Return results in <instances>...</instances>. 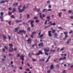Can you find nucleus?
<instances>
[{
  "label": "nucleus",
  "mask_w": 73,
  "mask_h": 73,
  "mask_svg": "<svg viewBox=\"0 0 73 73\" xmlns=\"http://www.w3.org/2000/svg\"><path fill=\"white\" fill-rule=\"evenodd\" d=\"M9 46H10V49H9V51L10 52H12V51H13V50H17L16 48H15L14 49H13V47H12V46H13L12 44H9Z\"/></svg>",
  "instance_id": "obj_1"
},
{
  "label": "nucleus",
  "mask_w": 73,
  "mask_h": 73,
  "mask_svg": "<svg viewBox=\"0 0 73 73\" xmlns=\"http://www.w3.org/2000/svg\"><path fill=\"white\" fill-rule=\"evenodd\" d=\"M25 9H26V7H25V5L23 7V9H20V8H18V9L19 10V12H23V11H25Z\"/></svg>",
  "instance_id": "obj_2"
},
{
  "label": "nucleus",
  "mask_w": 73,
  "mask_h": 73,
  "mask_svg": "<svg viewBox=\"0 0 73 73\" xmlns=\"http://www.w3.org/2000/svg\"><path fill=\"white\" fill-rule=\"evenodd\" d=\"M66 56L63 57L62 58H60L59 59V61H61V60H66Z\"/></svg>",
  "instance_id": "obj_3"
},
{
  "label": "nucleus",
  "mask_w": 73,
  "mask_h": 73,
  "mask_svg": "<svg viewBox=\"0 0 73 73\" xmlns=\"http://www.w3.org/2000/svg\"><path fill=\"white\" fill-rule=\"evenodd\" d=\"M24 56L23 55H21L20 58V59L22 61L24 60Z\"/></svg>",
  "instance_id": "obj_4"
},
{
  "label": "nucleus",
  "mask_w": 73,
  "mask_h": 73,
  "mask_svg": "<svg viewBox=\"0 0 73 73\" xmlns=\"http://www.w3.org/2000/svg\"><path fill=\"white\" fill-rule=\"evenodd\" d=\"M27 41L28 44H31L32 42V41L31 40V38H29Z\"/></svg>",
  "instance_id": "obj_5"
},
{
  "label": "nucleus",
  "mask_w": 73,
  "mask_h": 73,
  "mask_svg": "<svg viewBox=\"0 0 73 73\" xmlns=\"http://www.w3.org/2000/svg\"><path fill=\"white\" fill-rule=\"evenodd\" d=\"M38 46H41L43 47V46H44V43H43L42 42H40V44H38Z\"/></svg>",
  "instance_id": "obj_6"
},
{
  "label": "nucleus",
  "mask_w": 73,
  "mask_h": 73,
  "mask_svg": "<svg viewBox=\"0 0 73 73\" xmlns=\"http://www.w3.org/2000/svg\"><path fill=\"white\" fill-rule=\"evenodd\" d=\"M38 15H40V17L41 19V20H43V17H42V15H42V13L40 12Z\"/></svg>",
  "instance_id": "obj_7"
},
{
  "label": "nucleus",
  "mask_w": 73,
  "mask_h": 73,
  "mask_svg": "<svg viewBox=\"0 0 73 73\" xmlns=\"http://www.w3.org/2000/svg\"><path fill=\"white\" fill-rule=\"evenodd\" d=\"M42 54V51H41L39 50V53L37 54L36 55L37 56H38L40 55V54Z\"/></svg>",
  "instance_id": "obj_8"
},
{
  "label": "nucleus",
  "mask_w": 73,
  "mask_h": 73,
  "mask_svg": "<svg viewBox=\"0 0 73 73\" xmlns=\"http://www.w3.org/2000/svg\"><path fill=\"white\" fill-rule=\"evenodd\" d=\"M34 23V21H32L31 23V27H34V25L33 24Z\"/></svg>",
  "instance_id": "obj_9"
},
{
  "label": "nucleus",
  "mask_w": 73,
  "mask_h": 73,
  "mask_svg": "<svg viewBox=\"0 0 73 73\" xmlns=\"http://www.w3.org/2000/svg\"><path fill=\"white\" fill-rule=\"evenodd\" d=\"M44 51L45 52H49V49L48 48L46 49V48H44Z\"/></svg>",
  "instance_id": "obj_10"
},
{
  "label": "nucleus",
  "mask_w": 73,
  "mask_h": 73,
  "mask_svg": "<svg viewBox=\"0 0 73 73\" xmlns=\"http://www.w3.org/2000/svg\"><path fill=\"white\" fill-rule=\"evenodd\" d=\"M20 32H23L24 33V35H25V32L26 31L24 30H19Z\"/></svg>",
  "instance_id": "obj_11"
},
{
  "label": "nucleus",
  "mask_w": 73,
  "mask_h": 73,
  "mask_svg": "<svg viewBox=\"0 0 73 73\" xmlns=\"http://www.w3.org/2000/svg\"><path fill=\"white\" fill-rule=\"evenodd\" d=\"M48 36L50 37V36H52V34H51V33H50V32H51V31H48Z\"/></svg>",
  "instance_id": "obj_12"
},
{
  "label": "nucleus",
  "mask_w": 73,
  "mask_h": 73,
  "mask_svg": "<svg viewBox=\"0 0 73 73\" xmlns=\"http://www.w3.org/2000/svg\"><path fill=\"white\" fill-rule=\"evenodd\" d=\"M54 36H55L54 37V38H57V33H55Z\"/></svg>",
  "instance_id": "obj_13"
},
{
  "label": "nucleus",
  "mask_w": 73,
  "mask_h": 73,
  "mask_svg": "<svg viewBox=\"0 0 73 73\" xmlns=\"http://www.w3.org/2000/svg\"><path fill=\"white\" fill-rule=\"evenodd\" d=\"M53 68H54V66H53V64H52L50 66V69L51 70H52V69H53Z\"/></svg>",
  "instance_id": "obj_14"
},
{
  "label": "nucleus",
  "mask_w": 73,
  "mask_h": 73,
  "mask_svg": "<svg viewBox=\"0 0 73 73\" xmlns=\"http://www.w3.org/2000/svg\"><path fill=\"white\" fill-rule=\"evenodd\" d=\"M19 27H18L17 28H15V32H17V31H18V29H19Z\"/></svg>",
  "instance_id": "obj_15"
},
{
  "label": "nucleus",
  "mask_w": 73,
  "mask_h": 73,
  "mask_svg": "<svg viewBox=\"0 0 73 73\" xmlns=\"http://www.w3.org/2000/svg\"><path fill=\"white\" fill-rule=\"evenodd\" d=\"M68 13L69 14H70V13H72V14H73V12L71 10H69L68 11Z\"/></svg>",
  "instance_id": "obj_16"
},
{
  "label": "nucleus",
  "mask_w": 73,
  "mask_h": 73,
  "mask_svg": "<svg viewBox=\"0 0 73 73\" xmlns=\"http://www.w3.org/2000/svg\"><path fill=\"white\" fill-rule=\"evenodd\" d=\"M44 36V34H42L39 36V37L41 39H42V37Z\"/></svg>",
  "instance_id": "obj_17"
},
{
  "label": "nucleus",
  "mask_w": 73,
  "mask_h": 73,
  "mask_svg": "<svg viewBox=\"0 0 73 73\" xmlns=\"http://www.w3.org/2000/svg\"><path fill=\"white\" fill-rule=\"evenodd\" d=\"M46 19H47L48 21H50V17L49 16H48L46 17Z\"/></svg>",
  "instance_id": "obj_18"
},
{
  "label": "nucleus",
  "mask_w": 73,
  "mask_h": 73,
  "mask_svg": "<svg viewBox=\"0 0 73 73\" xmlns=\"http://www.w3.org/2000/svg\"><path fill=\"white\" fill-rule=\"evenodd\" d=\"M5 3L4 0H3L0 2V4H3V3Z\"/></svg>",
  "instance_id": "obj_19"
},
{
  "label": "nucleus",
  "mask_w": 73,
  "mask_h": 73,
  "mask_svg": "<svg viewBox=\"0 0 73 73\" xmlns=\"http://www.w3.org/2000/svg\"><path fill=\"white\" fill-rule=\"evenodd\" d=\"M21 21H21V20H20L19 21L17 20L16 21V23H19V22H21Z\"/></svg>",
  "instance_id": "obj_20"
},
{
  "label": "nucleus",
  "mask_w": 73,
  "mask_h": 73,
  "mask_svg": "<svg viewBox=\"0 0 73 73\" xmlns=\"http://www.w3.org/2000/svg\"><path fill=\"white\" fill-rule=\"evenodd\" d=\"M61 14H62V12H60L58 13V15L59 16V17H61Z\"/></svg>",
  "instance_id": "obj_21"
},
{
  "label": "nucleus",
  "mask_w": 73,
  "mask_h": 73,
  "mask_svg": "<svg viewBox=\"0 0 73 73\" xmlns=\"http://www.w3.org/2000/svg\"><path fill=\"white\" fill-rule=\"evenodd\" d=\"M18 4L17 3H13V6H15V5H17Z\"/></svg>",
  "instance_id": "obj_22"
},
{
  "label": "nucleus",
  "mask_w": 73,
  "mask_h": 73,
  "mask_svg": "<svg viewBox=\"0 0 73 73\" xmlns=\"http://www.w3.org/2000/svg\"><path fill=\"white\" fill-rule=\"evenodd\" d=\"M46 10H47V9H44L42 11V12H43V13L44 12H45V11Z\"/></svg>",
  "instance_id": "obj_23"
},
{
  "label": "nucleus",
  "mask_w": 73,
  "mask_h": 73,
  "mask_svg": "<svg viewBox=\"0 0 73 73\" xmlns=\"http://www.w3.org/2000/svg\"><path fill=\"white\" fill-rule=\"evenodd\" d=\"M27 30L28 31H31V28H30V27H28L27 28Z\"/></svg>",
  "instance_id": "obj_24"
},
{
  "label": "nucleus",
  "mask_w": 73,
  "mask_h": 73,
  "mask_svg": "<svg viewBox=\"0 0 73 73\" xmlns=\"http://www.w3.org/2000/svg\"><path fill=\"white\" fill-rule=\"evenodd\" d=\"M64 33L65 35H67V34H68V32L67 31L64 32Z\"/></svg>",
  "instance_id": "obj_25"
},
{
  "label": "nucleus",
  "mask_w": 73,
  "mask_h": 73,
  "mask_svg": "<svg viewBox=\"0 0 73 73\" xmlns=\"http://www.w3.org/2000/svg\"><path fill=\"white\" fill-rule=\"evenodd\" d=\"M55 32H56V30H53L52 31V33H54Z\"/></svg>",
  "instance_id": "obj_26"
},
{
  "label": "nucleus",
  "mask_w": 73,
  "mask_h": 73,
  "mask_svg": "<svg viewBox=\"0 0 73 73\" xmlns=\"http://www.w3.org/2000/svg\"><path fill=\"white\" fill-rule=\"evenodd\" d=\"M1 16H3V15H4V13H3V12H2L1 13Z\"/></svg>",
  "instance_id": "obj_27"
},
{
  "label": "nucleus",
  "mask_w": 73,
  "mask_h": 73,
  "mask_svg": "<svg viewBox=\"0 0 73 73\" xmlns=\"http://www.w3.org/2000/svg\"><path fill=\"white\" fill-rule=\"evenodd\" d=\"M28 56H29V57H32V55H31V53H29V54Z\"/></svg>",
  "instance_id": "obj_28"
},
{
  "label": "nucleus",
  "mask_w": 73,
  "mask_h": 73,
  "mask_svg": "<svg viewBox=\"0 0 73 73\" xmlns=\"http://www.w3.org/2000/svg\"><path fill=\"white\" fill-rule=\"evenodd\" d=\"M36 33V32L33 31L32 33V35H34Z\"/></svg>",
  "instance_id": "obj_29"
},
{
  "label": "nucleus",
  "mask_w": 73,
  "mask_h": 73,
  "mask_svg": "<svg viewBox=\"0 0 73 73\" xmlns=\"http://www.w3.org/2000/svg\"><path fill=\"white\" fill-rule=\"evenodd\" d=\"M64 47H63V48H62L60 50V51H62V50H64Z\"/></svg>",
  "instance_id": "obj_30"
},
{
  "label": "nucleus",
  "mask_w": 73,
  "mask_h": 73,
  "mask_svg": "<svg viewBox=\"0 0 73 73\" xmlns=\"http://www.w3.org/2000/svg\"><path fill=\"white\" fill-rule=\"evenodd\" d=\"M59 66H60V65H59V64H57L56 66V67L57 68H58L59 67Z\"/></svg>",
  "instance_id": "obj_31"
},
{
  "label": "nucleus",
  "mask_w": 73,
  "mask_h": 73,
  "mask_svg": "<svg viewBox=\"0 0 73 73\" xmlns=\"http://www.w3.org/2000/svg\"><path fill=\"white\" fill-rule=\"evenodd\" d=\"M8 23L9 24V25H11V21H9Z\"/></svg>",
  "instance_id": "obj_32"
},
{
  "label": "nucleus",
  "mask_w": 73,
  "mask_h": 73,
  "mask_svg": "<svg viewBox=\"0 0 73 73\" xmlns=\"http://www.w3.org/2000/svg\"><path fill=\"white\" fill-rule=\"evenodd\" d=\"M55 24H56L55 23H53L51 24L50 25H55Z\"/></svg>",
  "instance_id": "obj_33"
},
{
  "label": "nucleus",
  "mask_w": 73,
  "mask_h": 73,
  "mask_svg": "<svg viewBox=\"0 0 73 73\" xmlns=\"http://www.w3.org/2000/svg\"><path fill=\"white\" fill-rule=\"evenodd\" d=\"M29 4L28 3L27 4V7H25V8H27L28 7V6H29Z\"/></svg>",
  "instance_id": "obj_34"
},
{
  "label": "nucleus",
  "mask_w": 73,
  "mask_h": 73,
  "mask_svg": "<svg viewBox=\"0 0 73 73\" xmlns=\"http://www.w3.org/2000/svg\"><path fill=\"white\" fill-rule=\"evenodd\" d=\"M48 27H50V25H48V26H45L44 27V28H47Z\"/></svg>",
  "instance_id": "obj_35"
},
{
  "label": "nucleus",
  "mask_w": 73,
  "mask_h": 73,
  "mask_svg": "<svg viewBox=\"0 0 73 73\" xmlns=\"http://www.w3.org/2000/svg\"><path fill=\"white\" fill-rule=\"evenodd\" d=\"M8 37L9 38V40H10V39H11V37L9 35L8 36Z\"/></svg>",
  "instance_id": "obj_36"
},
{
  "label": "nucleus",
  "mask_w": 73,
  "mask_h": 73,
  "mask_svg": "<svg viewBox=\"0 0 73 73\" xmlns=\"http://www.w3.org/2000/svg\"><path fill=\"white\" fill-rule=\"evenodd\" d=\"M38 19V17H35L34 18V19Z\"/></svg>",
  "instance_id": "obj_37"
},
{
  "label": "nucleus",
  "mask_w": 73,
  "mask_h": 73,
  "mask_svg": "<svg viewBox=\"0 0 73 73\" xmlns=\"http://www.w3.org/2000/svg\"><path fill=\"white\" fill-rule=\"evenodd\" d=\"M13 12H15V11H16V9L15 8L13 9Z\"/></svg>",
  "instance_id": "obj_38"
},
{
  "label": "nucleus",
  "mask_w": 73,
  "mask_h": 73,
  "mask_svg": "<svg viewBox=\"0 0 73 73\" xmlns=\"http://www.w3.org/2000/svg\"><path fill=\"white\" fill-rule=\"evenodd\" d=\"M1 19H3V16L2 15H1L0 17Z\"/></svg>",
  "instance_id": "obj_39"
},
{
  "label": "nucleus",
  "mask_w": 73,
  "mask_h": 73,
  "mask_svg": "<svg viewBox=\"0 0 73 73\" xmlns=\"http://www.w3.org/2000/svg\"><path fill=\"white\" fill-rule=\"evenodd\" d=\"M35 22H36L37 23H38L39 22V21L38 20H36L35 21Z\"/></svg>",
  "instance_id": "obj_40"
},
{
  "label": "nucleus",
  "mask_w": 73,
  "mask_h": 73,
  "mask_svg": "<svg viewBox=\"0 0 73 73\" xmlns=\"http://www.w3.org/2000/svg\"><path fill=\"white\" fill-rule=\"evenodd\" d=\"M58 29H62V27H58Z\"/></svg>",
  "instance_id": "obj_41"
},
{
  "label": "nucleus",
  "mask_w": 73,
  "mask_h": 73,
  "mask_svg": "<svg viewBox=\"0 0 73 73\" xmlns=\"http://www.w3.org/2000/svg\"><path fill=\"white\" fill-rule=\"evenodd\" d=\"M39 61H45V60L44 59H40Z\"/></svg>",
  "instance_id": "obj_42"
},
{
  "label": "nucleus",
  "mask_w": 73,
  "mask_h": 73,
  "mask_svg": "<svg viewBox=\"0 0 73 73\" xmlns=\"http://www.w3.org/2000/svg\"><path fill=\"white\" fill-rule=\"evenodd\" d=\"M65 37H66V38H67V37H68V35L66 34L65 35Z\"/></svg>",
  "instance_id": "obj_43"
},
{
  "label": "nucleus",
  "mask_w": 73,
  "mask_h": 73,
  "mask_svg": "<svg viewBox=\"0 0 73 73\" xmlns=\"http://www.w3.org/2000/svg\"><path fill=\"white\" fill-rule=\"evenodd\" d=\"M42 16L43 17H45V15L44 14H43L42 15Z\"/></svg>",
  "instance_id": "obj_44"
},
{
  "label": "nucleus",
  "mask_w": 73,
  "mask_h": 73,
  "mask_svg": "<svg viewBox=\"0 0 73 73\" xmlns=\"http://www.w3.org/2000/svg\"><path fill=\"white\" fill-rule=\"evenodd\" d=\"M9 10L10 11H11L12 10V8L11 7H9L8 8Z\"/></svg>",
  "instance_id": "obj_45"
},
{
  "label": "nucleus",
  "mask_w": 73,
  "mask_h": 73,
  "mask_svg": "<svg viewBox=\"0 0 73 73\" xmlns=\"http://www.w3.org/2000/svg\"><path fill=\"white\" fill-rule=\"evenodd\" d=\"M6 38V36H3V39H5Z\"/></svg>",
  "instance_id": "obj_46"
},
{
  "label": "nucleus",
  "mask_w": 73,
  "mask_h": 73,
  "mask_svg": "<svg viewBox=\"0 0 73 73\" xmlns=\"http://www.w3.org/2000/svg\"><path fill=\"white\" fill-rule=\"evenodd\" d=\"M45 54H46V55H48V54H49L47 53V52H45Z\"/></svg>",
  "instance_id": "obj_47"
},
{
  "label": "nucleus",
  "mask_w": 73,
  "mask_h": 73,
  "mask_svg": "<svg viewBox=\"0 0 73 73\" xmlns=\"http://www.w3.org/2000/svg\"><path fill=\"white\" fill-rule=\"evenodd\" d=\"M47 23V20H46L45 22L44 23V24H46Z\"/></svg>",
  "instance_id": "obj_48"
},
{
  "label": "nucleus",
  "mask_w": 73,
  "mask_h": 73,
  "mask_svg": "<svg viewBox=\"0 0 73 73\" xmlns=\"http://www.w3.org/2000/svg\"><path fill=\"white\" fill-rule=\"evenodd\" d=\"M32 60L33 61H34V62L36 61V59H32Z\"/></svg>",
  "instance_id": "obj_49"
},
{
  "label": "nucleus",
  "mask_w": 73,
  "mask_h": 73,
  "mask_svg": "<svg viewBox=\"0 0 73 73\" xmlns=\"http://www.w3.org/2000/svg\"><path fill=\"white\" fill-rule=\"evenodd\" d=\"M5 1V2H7V3H8V0H4Z\"/></svg>",
  "instance_id": "obj_50"
},
{
  "label": "nucleus",
  "mask_w": 73,
  "mask_h": 73,
  "mask_svg": "<svg viewBox=\"0 0 73 73\" xmlns=\"http://www.w3.org/2000/svg\"><path fill=\"white\" fill-rule=\"evenodd\" d=\"M4 48H5V49H8V48L7 47V46H5Z\"/></svg>",
  "instance_id": "obj_51"
},
{
  "label": "nucleus",
  "mask_w": 73,
  "mask_h": 73,
  "mask_svg": "<svg viewBox=\"0 0 73 73\" xmlns=\"http://www.w3.org/2000/svg\"><path fill=\"white\" fill-rule=\"evenodd\" d=\"M32 21V20H30L28 22V23H29L30 22H31Z\"/></svg>",
  "instance_id": "obj_52"
},
{
  "label": "nucleus",
  "mask_w": 73,
  "mask_h": 73,
  "mask_svg": "<svg viewBox=\"0 0 73 73\" xmlns=\"http://www.w3.org/2000/svg\"><path fill=\"white\" fill-rule=\"evenodd\" d=\"M73 33V31H70L69 32V33L70 34V33Z\"/></svg>",
  "instance_id": "obj_53"
},
{
  "label": "nucleus",
  "mask_w": 73,
  "mask_h": 73,
  "mask_svg": "<svg viewBox=\"0 0 73 73\" xmlns=\"http://www.w3.org/2000/svg\"><path fill=\"white\" fill-rule=\"evenodd\" d=\"M70 18L71 19H73V16H70Z\"/></svg>",
  "instance_id": "obj_54"
},
{
  "label": "nucleus",
  "mask_w": 73,
  "mask_h": 73,
  "mask_svg": "<svg viewBox=\"0 0 73 73\" xmlns=\"http://www.w3.org/2000/svg\"><path fill=\"white\" fill-rule=\"evenodd\" d=\"M27 18H29V15H27Z\"/></svg>",
  "instance_id": "obj_55"
},
{
  "label": "nucleus",
  "mask_w": 73,
  "mask_h": 73,
  "mask_svg": "<svg viewBox=\"0 0 73 73\" xmlns=\"http://www.w3.org/2000/svg\"><path fill=\"white\" fill-rule=\"evenodd\" d=\"M48 11H52L51 9H49L47 10Z\"/></svg>",
  "instance_id": "obj_56"
},
{
  "label": "nucleus",
  "mask_w": 73,
  "mask_h": 73,
  "mask_svg": "<svg viewBox=\"0 0 73 73\" xmlns=\"http://www.w3.org/2000/svg\"><path fill=\"white\" fill-rule=\"evenodd\" d=\"M40 11V9H38V10H37V12H39V11Z\"/></svg>",
  "instance_id": "obj_57"
},
{
  "label": "nucleus",
  "mask_w": 73,
  "mask_h": 73,
  "mask_svg": "<svg viewBox=\"0 0 73 73\" xmlns=\"http://www.w3.org/2000/svg\"><path fill=\"white\" fill-rule=\"evenodd\" d=\"M69 42V40H68L67 42V44H68Z\"/></svg>",
  "instance_id": "obj_58"
},
{
  "label": "nucleus",
  "mask_w": 73,
  "mask_h": 73,
  "mask_svg": "<svg viewBox=\"0 0 73 73\" xmlns=\"http://www.w3.org/2000/svg\"><path fill=\"white\" fill-rule=\"evenodd\" d=\"M60 49V48H59L57 49V52H58V51Z\"/></svg>",
  "instance_id": "obj_59"
},
{
  "label": "nucleus",
  "mask_w": 73,
  "mask_h": 73,
  "mask_svg": "<svg viewBox=\"0 0 73 73\" xmlns=\"http://www.w3.org/2000/svg\"><path fill=\"white\" fill-rule=\"evenodd\" d=\"M9 15H11L12 14V13H10V12H9Z\"/></svg>",
  "instance_id": "obj_60"
},
{
  "label": "nucleus",
  "mask_w": 73,
  "mask_h": 73,
  "mask_svg": "<svg viewBox=\"0 0 73 73\" xmlns=\"http://www.w3.org/2000/svg\"><path fill=\"white\" fill-rule=\"evenodd\" d=\"M11 17H12V18H15V17H14V16L13 15H11Z\"/></svg>",
  "instance_id": "obj_61"
},
{
  "label": "nucleus",
  "mask_w": 73,
  "mask_h": 73,
  "mask_svg": "<svg viewBox=\"0 0 73 73\" xmlns=\"http://www.w3.org/2000/svg\"><path fill=\"white\" fill-rule=\"evenodd\" d=\"M47 73H50V70H48L47 71Z\"/></svg>",
  "instance_id": "obj_62"
},
{
  "label": "nucleus",
  "mask_w": 73,
  "mask_h": 73,
  "mask_svg": "<svg viewBox=\"0 0 73 73\" xmlns=\"http://www.w3.org/2000/svg\"><path fill=\"white\" fill-rule=\"evenodd\" d=\"M3 52H5V48H3Z\"/></svg>",
  "instance_id": "obj_63"
},
{
  "label": "nucleus",
  "mask_w": 73,
  "mask_h": 73,
  "mask_svg": "<svg viewBox=\"0 0 73 73\" xmlns=\"http://www.w3.org/2000/svg\"><path fill=\"white\" fill-rule=\"evenodd\" d=\"M70 67L71 68H73V65H72L71 66H70Z\"/></svg>",
  "instance_id": "obj_64"
}]
</instances>
